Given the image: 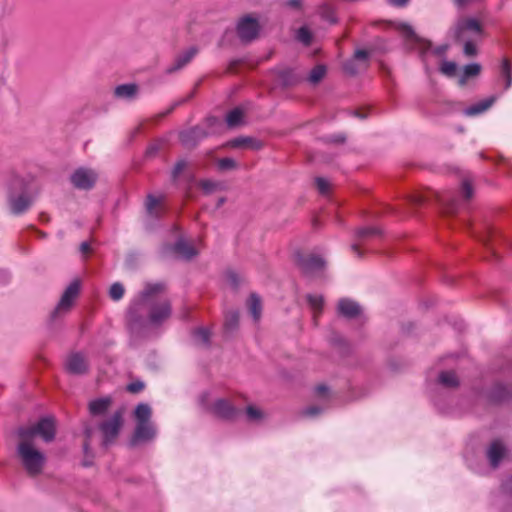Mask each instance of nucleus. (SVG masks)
Segmentation results:
<instances>
[{
    "label": "nucleus",
    "instance_id": "8",
    "mask_svg": "<svg viewBox=\"0 0 512 512\" xmlns=\"http://www.w3.org/2000/svg\"><path fill=\"white\" fill-rule=\"evenodd\" d=\"M97 179V174L93 170L80 168L71 176L73 185L79 189L91 188Z\"/></svg>",
    "mask_w": 512,
    "mask_h": 512
},
{
    "label": "nucleus",
    "instance_id": "43",
    "mask_svg": "<svg viewBox=\"0 0 512 512\" xmlns=\"http://www.w3.org/2000/svg\"><path fill=\"white\" fill-rule=\"evenodd\" d=\"M160 288H161L160 285L148 286L147 289L145 290L144 294H143L144 298L148 299L154 292H156Z\"/></svg>",
    "mask_w": 512,
    "mask_h": 512
},
{
    "label": "nucleus",
    "instance_id": "28",
    "mask_svg": "<svg viewBox=\"0 0 512 512\" xmlns=\"http://www.w3.org/2000/svg\"><path fill=\"white\" fill-rule=\"evenodd\" d=\"M325 74H326V67L323 65H317L310 72L308 80L311 83L316 84L323 79Z\"/></svg>",
    "mask_w": 512,
    "mask_h": 512
},
{
    "label": "nucleus",
    "instance_id": "53",
    "mask_svg": "<svg viewBox=\"0 0 512 512\" xmlns=\"http://www.w3.org/2000/svg\"><path fill=\"white\" fill-rule=\"evenodd\" d=\"M372 232H374V230H372V229H362L359 231L361 236H364V235H366L368 233H372Z\"/></svg>",
    "mask_w": 512,
    "mask_h": 512
},
{
    "label": "nucleus",
    "instance_id": "32",
    "mask_svg": "<svg viewBox=\"0 0 512 512\" xmlns=\"http://www.w3.org/2000/svg\"><path fill=\"white\" fill-rule=\"evenodd\" d=\"M125 289L122 284L120 283H114L109 290V295L111 299L118 301L120 300L124 295Z\"/></svg>",
    "mask_w": 512,
    "mask_h": 512
},
{
    "label": "nucleus",
    "instance_id": "29",
    "mask_svg": "<svg viewBox=\"0 0 512 512\" xmlns=\"http://www.w3.org/2000/svg\"><path fill=\"white\" fill-rule=\"evenodd\" d=\"M437 201L444 207L446 213L454 212V201L447 194H437Z\"/></svg>",
    "mask_w": 512,
    "mask_h": 512
},
{
    "label": "nucleus",
    "instance_id": "51",
    "mask_svg": "<svg viewBox=\"0 0 512 512\" xmlns=\"http://www.w3.org/2000/svg\"><path fill=\"white\" fill-rule=\"evenodd\" d=\"M352 251L358 256L360 257L361 256V252H360V249H359V246L358 245H352L351 247Z\"/></svg>",
    "mask_w": 512,
    "mask_h": 512
},
{
    "label": "nucleus",
    "instance_id": "55",
    "mask_svg": "<svg viewBox=\"0 0 512 512\" xmlns=\"http://www.w3.org/2000/svg\"><path fill=\"white\" fill-rule=\"evenodd\" d=\"M415 201L421 203L422 201H424V199L422 197H418Z\"/></svg>",
    "mask_w": 512,
    "mask_h": 512
},
{
    "label": "nucleus",
    "instance_id": "7",
    "mask_svg": "<svg viewBox=\"0 0 512 512\" xmlns=\"http://www.w3.org/2000/svg\"><path fill=\"white\" fill-rule=\"evenodd\" d=\"M209 411L216 417L231 420L238 414V409L225 398L216 399L211 405H208Z\"/></svg>",
    "mask_w": 512,
    "mask_h": 512
},
{
    "label": "nucleus",
    "instance_id": "30",
    "mask_svg": "<svg viewBox=\"0 0 512 512\" xmlns=\"http://www.w3.org/2000/svg\"><path fill=\"white\" fill-rule=\"evenodd\" d=\"M464 41V54L468 57L475 56L477 54L476 42L478 40L470 39L468 36L466 39H460Z\"/></svg>",
    "mask_w": 512,
    "mask_h": 512
},
{
    "label": "nucleus",
    "instance_id": "39",
    "mask_svg": "<svg viewBox=\"0 0 512 512\" xmlns=\"http://www.w3.org/2000/svg\"><path fill=\"white\" fill-rule=\"evenodd\" d=\"M145 385L143 382L141 381H135V382H132L130 383L128 386H127V390L130 392V393H139L141 392L143 389H144Z\"/></svg>",
    "mask_w": 512,
    "mask_h": 512
},
{
    "label": "nucleus",
    "instance_id": "3",
    "mask_svg": "<svg viewBox=\"0 0 512 512\" xmlns=\"http://www.w3.org/2000/svg\"><path fill=\"white\" fill-rule=\"evenodd\" d=\"M481 40L484 37V31L481 23L475 18H461L455 27V37L457 39Z\"/></svg>",
    "mask_w": 512,
    "mask_h": 512
},
{
    "label": "nucleus",
    "instance_id": "21",
    "mask_svg": "<svg viewBox=\"0 0 512 512\" xmlns=\"http://www.w3.org/2000/svg\"><path fill=\"white\" fill-rule=\"evenodd\" d=\"M138 86L136 84H123L115 88V95L119 98L131 99L136 96Z\"/></svg>",
    "mask_w": 512,
    "mask_h": 512
},
{
    "label": "nucleus",
    "instance_id": "1",
    "mask_svg": "<svg viewBox=\"0 0 512 512\" xmlns=\"http://www.w3.org/2000/svg\"><path fill=\"white\" fill-rule=\"evenodd\" d=\"M39 436L45 442H50L55 436V422L52 418H43L37 424L19 430L17 454L21 465L30 476L39 475L46 463L44 453L34 446L35 438Z\"/></svg>",
    "mask_w": 512,
    "mask_h": 512
},
{
    "label": "nucleus",
    "instance_id": "18",
    "mask_svg": "<svg viewBox=\"0 0 512 512\" xmlns=\"http://www.w3.org/2000/svg\"><path fill=\"white\" fill-rule=\"evenodd\" d=\"M163 201L164 198L162 196L155 197L153 195H149L146 201V209L148 213L152 216H159L163 212Z\"/></svg>",
    "mask_w": 512,
    "mask_h": 512
},
{
    "label": "nucleus",
    "instance_id": "2",
    "mask_svg": "<svg viewBox=\"0 0 512 512\" xmlns=\"http://www.w3.org/2000/svg\"><path fill=\"white\" fill-rule=\"evenodd\" d=\"M134 416L136 427L133 435V443L140 441H150L156 436V428L150 421L152 409L148 404L141 403L137 405Z\"/></svg>",
    "mask_w": 512,
    "mask_h": 512
},
{
    "label": "nucleus",
    "instance_id": "48",
    "mask_svg": "<svg viewBox=\"0 0 512 512\" xmlns=\"http://www.w3.org/2000/svg\"><path fill=\"white\" fill-rule=\"evenodd\" d=\"M388 1L392 5L401 7V6L406 5L409 0H388Z\"/></svg>",
    "mask_w": 512,
    "mask_h": 512
},
{
    "label": "nucleus",
    "instance_id": "5",
    "mask_svg": "<svg viewBox=\"0 0 512 512\" xmlns=\"http://www.w3.org/2000/svg\"><path fill=\"white\" fill-rule=\"evenodd\" d=\"M260 26L257 19L251 16L241 18L237 25V35L242 42H250L257 38Z\"/></svg>",
    "mask_w": 512,
    "mask_h": 512
},
{
    "label": "nucleus",
    "instance_id": "36",
    "mask_svg": "<svg viewBox=\"0 0 512 512\" xmlns=\"http://www.w3.org/2000/svg\"><path fill=\"white\" fill-rule=\"evenodd\" d=\"M316 186L321 194H327L329 192L330 183L324 178H321V177L317 178Z\"/></svg>",
    "mask_w": 512,
    "mask_h": 512
},
{
    "label": "nucleus",
    "instance_id": "12",
    "mask_svg": "<svg viewBox=\"0 0 512 512\" xmlns=\"http://www.w3.org/2000/svg\"><path fill=\"white\" fill-rule=\"evenodd\" d=\"M300 266L305 273H314L324 267V260L317 255H307L300 260Z\"/></svg>",
    "mask_w": 512,
    "mask_h": 512
},
{
    "label": "nucleus",
    "instance_id": "11",
    "mask_svg": "<svg viewBox=\"0 0 512 512\" xmlns=\"http://www.w3.org/2000/svg\"><path fill=\"white\" fill-rule=\"evenodd\" d=\"M87 361L80 353H74L67 358L66 368L70 373L82 374L87 370Z\"/></svg>",
    "mask_w": 512,
    "mask_h": 512
},
{
    "label": "nucleus",
    "instance_id": "45",
    "mask_svg": "<svg viewBox=\"0 0 512 512\" xmlns=\"http://www.w3.org/2000/svg\"><path fill=\"white\" fill-rule=\"evenodd\" d=\"M185 166H186V163L184 161L177 162L174 167V171H173L174 176H177L179 173H181V171L185 168Z\"/></svg>",
    "mask_w": 512,
    "mask_h": 512
},
{
    "label": "nucleus",
    "instance_id": "25",
    "mask_svg": "<svg viewBox=\"0 0 512 512\" xmlns=\"http://www.w3.org/2000/svg\"><path fill=\"white\" fill-rule=\"evenodd\" d=\"M244 113L242 109L235 108L231 110L226 116V122L229 127H235L241 124Z\"/></svg>",
    "mask_w": 512,
    "mask_h": 512
},
{
    "label": "nucleus",
    "instance_id": "41",
    "mask_svg": "<svg viewBox=\"0 0 512 512\" xmlns=\"http://www.w3.org/2000/svg\"><path fill=\"white\" fill-rule=\"evenodd\" d=\"M200 186L204 192L210 193V192L214 191L218 185L212 181L204 180V181H201Z\"/></svg>",
    "mask_w": 512,
    "mask_h": 512
},
{
    "label": "nucleus",
    "instance_id": "31",
    "mask_svg": "<svg viewBox=\"0 0 512 512\" xmlns=\"http://www.w3.org/2000/svg\"><path fill=\"white\" fill-rule=\"evenodd\" d=\"M247 418L250 421H259L264 418V413L256 406L250 405L246 408Z\"/></svg>",
    "mask_w": 512,
    "mask_h": 512
},
{
    "label": "nucleus",
    "instance_id": "16",
    "mask_svg": "<svg viewBox=\"0 0 512 512\" xmlns=\"http://www.w3.org/2000/svg\"><path fill=\"white\" fill-rule=\"evenodd\" d=\"M31 204V199L26 194L18 197L10 196V207L13 213L20 214L24 212Z\"/></svg>",
    "mask_w": 512,
    "mask_h": 512
},
{
    "label": "nucleus",
    "instance_id": "49",
    "mask_svg": "<svg viewBox=\"0 0 512 512\" xmlns=\"http://www.w3.org/2000/svg\"><path fill=\"white\" fill-rule=\"evenodd\" d=\"M301 0H289V5L293 8L300 7Z\"/></svg>",
    "mask_w": 512,
    "mask_h": 512
},
{
    "label": "nucleus",
    "instance_id": "38",
    "mask_svg": "<svg viewBox=\"0 0 512 512\" xmlns=\"http://www.w3.org/2000/svg\"><path fill=\"white\" fill-rule=\"evenodd\" d=\"M462 192L466 199H470L473 195V189L468 179H465L462 182Z\"/></svg>",
    "mask_w": 512,
    "mask_h": 512
},
{
    "label": "nucleus",
    "instance_id": "26",
    "mask_svg": "<svg viewBox=\"0 0 512 512\" xmlns=\"http://www.w3.org/2000/svg\"><path fill=\"white\" fill-rule=\"evenodd\" d=\"M439 382L446 387H456L459 383L457 375L452 371H445L439 375Z\"/></svg>",
    "mask_w": 512,
    "mask_h": 512
},
{
    "label": "nucleus",
    "instance_id": "6",
    "mask_svg": "<svg viewBox=\"0 0 512 512\" xmlns=\"http://www.w3.org/2000/svg\"><path fill=\"white\" fill-rule=\"evenodd\" d=\"M171 315V304L167 299L155 301L150 306L149 322L152 325H160Z\"/></svg>",
    "mask_w": 512,
    "mask_h": 512
},
{
    "label": "nucleus",
    "instance_id": "24",
    "mask_svg": "<svg viewBox=\"0 0 512 512\" xmlns=\"http://www.w3.org/2000/svg\"><path fill=\"white\" fill-rule=\"evenodd\" d=\"M248 307L254 320L259 321L261 317L262 305L260 298L256 294H251L248 300Z\"/></svg>",
    "mask_w": 512,
    "mask_h": 512
},
{
    "label": "nucleus",
    "instance_id": "40",
    "mask_svg": "<svg viewBox=\"0 0 512 512\" xmlns=\"http://www.w3.org/2000/svg\"><path fill=\"white\" fill-rule=\"evenodd\" d=\"M237 323H238V313L237 312H233L229 316H227L226 322H225L226 327H228L229 329H232L233 327H235L237 325Z\"/></svg>",
    "mask_w": 512,
    "mask_h": 512
},
{
    "label": "nucleus",
    "instance_id": "57",
    "mask_svg": "<svg viewBox=\"0 0 512 512\" xmlns=\"http://www.w3.org/2000/svg\"><path fill=\"white\" fill-rule=\"evenodd\" d=\"M510 487L512 488V480L510 481Z\"/></svg>",
    "mask_w": 512,
    "mask_h": 512
},
{
    "label": "nucleus",
    "instance_id": "17",
    "mask_svg": "<svg viewBox=\"0 0 512 512\" xmlns=\"http://www.w3.org/2000/svg\"><path fill=\"white\" fill-rule=\"evenodd\" d=\"M495 100H496V98L494 96H492L488 99L482 100L479 103L474 104V105L468 107L467 109H465L464 113L467 116H475V115L481 114V113L485 112L486 110H488L493 105Z\"/></svg>",
    "mask_w": 512,
    "mask_h": 512
},
{
    "label": "nucleus",
    "instance_id": "10",
    "mask_svg": "<svg viewBox=\"0 0 512 512\" xmlns=\"http://www.w3.org/2000/svg\"><path fill=\"white\" fill-rule=\"evenodd\" d=\"M398 29L409 41L413 42L416 48L422 52L430 49L431 43L427 40L419 38L410 26L401 24Z\"/></svg>",
    "mask_w": 512,
    "mask_h": 512
},
{
    "label": "nucleus",
    "instance_id": "9",
    "mask_svg": "<svg viewBox=\"0 0 512 512\" xmlns=\"http://www.w3.org/2000/svg\"><path fill=\"white\" fill-rule=\"evenodd\" d=\"M80 285L78 281L72 282L64 291L58 306L56 307L54 314H60L62 312L68 311L74 300L76 299L79 293Z\"/></svg>",
    "mask_w": 512,
    "mask_h": 512
},
{
    "label": "nucleus",
    "instance_id": "19",
    "mask_svg": "<svg viewBox=\"0 0 512 512\" xmlns=\"http://www.w3.org/2000/svg\"><path fill=\"white\" fill-rule=\"evenodd\" d=\"M112 400L110 397L100 398L91 401L89 404V411L92 415H102L110 407Z\"/></svg>",
    "mask_w": 512,
    "mask_h": 512
},
{
    "label": "nucleus",
    "instance_id": "46",
    "mask_svg": "<svg viewBox=\"0 0 512 512\" xmlns=\"http://www.w3.org/2000/svg\"><path fill=\"white\" fill-rule=\"evenodd\" d=\"M80 249H81V252H82L83 254H85V255H86V254H88V253L90 252V250H91V248H90V244H89L88 242H83V243L81 244V246H80Z\"/></svg>",
    "mask_w": 512,
    "mask_h": 512
},
{
    "label": "nucleus",
    "instance_id": "15",
    "mask_svg": "<svg viewBox=\"0 0 512 512\" xmlns=\"http://www.w3.org/2000/svg\"><path fill=\"white\" fill-rule=\"evenodd\" d=\"M174 251L182 258L190 259L197 255L198 250L184 239H179L174 246Z\"/></svg>",
    "mask_w": 512,
    "mask_h": 512
},
{
    "label": "nucleus",
    "instance_id": "34",
    "mask_svg": "<svg viewBox=\"0 0 512 512\" xmlns=\"http://www.w3.org/2000/svg\"><path fill=\"white\" fill-rule=\"evenodd\" d=\"M440 70L446 76L452 77L456 73L457 65L455 62H452V61H444L441 64Z\"/></svg>",
    "mask_w": 512,
    "mask_h": 512
},
{
    "label": "nucleus",
    "instance_id": "33",
    "mask_svg": "<svg viewBox=\"0 0 512 512\" xmlns=\"http://www.w3.org/2000/svg\"><path fill=\"white\" fill-rule=\"evenodd\" d=\"M194 337L198 344H207L210 338V333L206 328H199L195 331Z\"/></svg>",
    "mask_w": 512,
    "mask_h": 512
},
{
    "label": "nucleus",
    "instance_id": "23",
    "mask_svg": "<svg viewBox=\"0 0 512 512\" xmlns=\"http://www.w3.org/2000/svg\"><path fill=\"white\" fill-rule=\"evenodd\" d=\"M307 300L313 311V320L316 323L318 316L322 312L324 304L323 297L321 295H308Z\"/></svg>",
    "mask_w": 512,
    "mask_h": 512
},
{
    "label": "nucleus",
    "instance_id": "22",
    "mask_svg": "<svg viewBox=\"0 0 512 512\" xmlns=\"http://www.w3.org/2000/svg\"><path fill=\"white\" fill-rule=\"evenodd\" d=\"M197 52V48L190 47L189 49L178 55L177 58L175 59V66L173 69L176 70L184 67L195 57Z\"/></svg>",
    "mask_w": 512,
    "mask_h": 512
},
{
    "label": "nucleus",
    "instance_id": "14",
    "mask_svg": "<svg viewBox=\"0 0 512 512\" xmlns=\"http://www.w3.org/2000/svg\"><path fill=\"white\" fill-rule=\"evenodd\" d=\"M505 447L500 441H494L487 452L488 459L490 461V464L493 467H496L499 463V461L504 457L505 455Z\"/></svg>",
    "mask_w": 512,
    "mask_h": 512
},
{
    "label": "nucleus",
    "instance_id": "44",
    "mask_svg": "<svg viewBox=\"0 0 512 512\" xmlns=\"http://www.w3.org/2000/svg\"><path fill=\"white\" fill-rule=\"evenodd\" d=\"M369 53L366 50L360 49L355 52V58L358 60H365L367 59Z\"/></svg>",
    "mask_w": 512,
    "mask_h": 512
},
{
    "label": "nucleus",
    "instance_id": "52",
    "mask_svg": "<svg viewBox=\"0 0 512 512\" xmlns=\"http://www.w3.org/2000/svg\"><path fill=\"white\" fill-rule=\"evenodd\" d=\"M326 390H327L326 387L323 385H320L317 387V393L319 395H324L326 393Z\"/></svg>",
    "mask_w": 512,
    "mask_h": 512
},
{
    "label": "nucleus",
    "instance_id": "42",
    "mask_svg": "<svg viewBox=\"0 0 512 512\" xmlns=\"http://www.w3.org/2000/svg\"><path fill=\"white\" fill-rule=\"evenodd\" d=\"M250 142H251V139H249V138H238V139L232 140L230 142V145L232 147H239V146H243V145H248Z\"/></svg>",
    "mask_w": 512,
    "mask_h": 512
},
{
    "label": "nucleus",
    "instance_id": "35",
    "mask_svg": "<svg viewBox=\"0 0 512 512\" xmlns=\"http://www.w3.org/2000/svg\"><path fill=\"white\" fill-rule=\"evenodd\" d=\"M297 39L305 45H309L312 40V34L306 27H301L297 32Z\"/></svg>",
    "mask_w": 512,
    "mask_h": 512
},
{
    "label": "nucleus",
    "instance_id": "50",
    "mask_svg": "<svg viewBox=\"0 0 512 512\" xmlns=\"http://www.w3.org/2000/svg\"><path fill=\"white\" fill-rule=\"evenodd\" d=\"M90 437H91L90 430H86V442L84 444L85 451H87V449H88V441H89Z\"/></svg>",
    "mask_w": 512,
    "mask_h": 512
},
{
    "label": "nucleus",
    "instance_id": "47",
    "mask_svg": "<svg viewBox=\"0 0 512 512\" xmlns=\"http://www.w3.org/2000/svg\"><path fill=\"white\" fill-rule=\"evenodd\" d=\"M319 412H320V410L317 407H315V406L309 407L306 410V414L309 415V416L317 415Z\"/></svg>",
    "mask_w": 512,
    "mask_h": 512
},
{
    "label": "nucleus",
    "instance_id": "13",
    "mask_svg": "<svg viewBox=\"0 0 512 512\" xmlns=\"http://www.w3.org/2000/svg\"><path fill=\"white\" fill-rule=\"evenodd\" d=\"M338 311L347 318H353L360 314L361 308L356 302L350 299H341L338 302Z\"/></svg>",
    "mask_w": 512,
    "mask_h": 512
},
{
    "label": "nucleus",
    "instance_id": "56",
    "mask_svg": "<svg viewBox=\"0 0 512 512\" xmlns=\"http://www.w3.org/2000/svg\"><path fill=\"white\" fill-rule=\"evenodd\" d=\"M444 51H445V48H441V49H439V50L437 51V53H439V54H440V53H442V52H444Z\"/></svg>",
    "mask_w": 512,
    "mask_h": 512
},
{
    "label": "nucleus",
    "instance_id": "54",
    "mask_svg": "<svg viewBox=\"0 0 512 512\" xmlns=\"http://www.w3.org/2000/svg\"><path fill=\"white\" fill-rule=\"evenodd\" d=\"M327 20L330 22V23H334L336 22V19L334 18V16L331 14L327 15L326 16Z\"/></svg>",
    "mask_w": 512,
    "mask_h": 512
},
{
    "label": "nucleus",
    "instance_id": "27",
    "mask_svg": "<svg viewBox=\"0 0 512 512\" xmlns=\"http://www.w3.org/2000/svg\"><path fill=\"white\" fill-rule=\"evenodd\" d=\"M501 76L505 79V89L512 85V69L508 59H503L501 64Z\"/></svg>",
    "mask_w": 512,
    "mask_h": 512
},
{
    "label": "nucleus",
    "instance_id": "20",
    "mask_svg": "<svg viewBox=\"0 0 512 512\" xmlns=\"http://www.w3.org/2000/svg\"><path fill=\"white\" fill-rule=\"evenodd\" d=\"M481 69V65L478 63L466 65L463 73L459 77V85L464 86L469 79L477 77L481 73Z\"/></svg>",
    "mask_w": 512,
    "mask_h": 512
},
{
    "label": "nucleus",
    "instance_id": "4",
    "mask_svg": "<svg viewBox=\"0 0 512 512\" xmlns=\"http://www.w3.org/2000/svg\"><path fill=\"white\" fill-rule=\"evenodd\" d=\"M123 424V411L115 412L111 418L103 422L100 430L103 434V444L108 446L111 444L119 434Z\"/></svg>",
    "mask_w": 512,
    "mask_h": 512
},
{
    "label": "nucleus",
    "instance_id": "37",
    "mask_svg": "<svg viewBox=\"0 0 512 512\" xmlns=\"http://www.w3.org/2000/svg\"><path fill=\"white\" fill-rule=\"evenodd\" d=\"M218 166L222 170L232 169L236 167V163L231 158H223L218 161Z\"/></svg>",
    "mask_w": 512,
    "mask_h": 512
}]
</instances>
